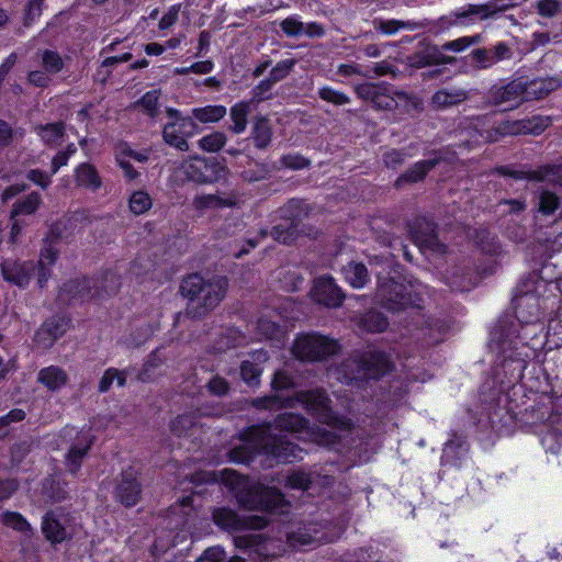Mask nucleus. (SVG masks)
Returning <instances> with one entry per match:
<instances>
[{
	"label": "nucleus",
	"mask_w": 562,
	"mask_h": 562,
	"mask_svg": "<svg viewBox=\"0 0 562 562\" xmlns=\"http://www.w3.org/2000/svg\"><path fill=\"white\" fill-rule=\"evenodd\" d=\"M281 30L291 37L303 35V22L297 16H289L280 23Z\"/></svg>",
	"instance_id": "obj_51"
},
{
	"label": "nucleus",
	"mask_w": 562,
	"mask_h": 562,
	"mask_svg": "<svg viewBox=\"0 0 562 562\" xmlns=\"http://www.w3.org/2000/svg\"><path fill=\"white\" fill-rule=\"evenodd\" d=\"M37 381L50 391H56L66 385L68 374L57 366H49L38 372Z\"/></svg>",
	"instance_id": "obj_24"
},
{
	"label": "nucleus",
	"mask_w": 562,
	"mask_h": 562,
	"mask_svg": "<svg viewBox=\"0 0 562 562\" xmlns=\"http://www.w3.org/2000/svg\"><path fill=\"white\" fill-rule=\"evenodd\" d=\"M236 204L237 198L235 194L231 193L200 194L194 196L192 201L193 209L196 211L232 207Z\"/></svg>",
	"instance_id": "obj_22"
},
{
	"label": "nucleus",
	"mask_w": 562,
	"mask_h": 562,
	"mask_svg": "<svg viewBox=\"0 0 562 562\" xmlns=\"http://www.w3.org/2000/svg\"><path fill=\"white\" fill-rule=\"evenodd\" d=\"M37 135L48 146H58L64 139V126L60 123L40 125L35 128Z\"/></svg>",
	"instance_id": "obj_32"
},
{
	"label": "nucleus",
	"mask_w": 562,
	"mask_h": 562,
	"mask_svg": "<svg viewBox=\"0 0 562 562\" xmlns=\"http://www.w3.org/2000/svg\"><path fill=\"white\" fill-rule=\"evenodd\" d=\"M210 476L209 480L221 481L234 492L238 503L246 508L273 510L283 506V495L277 488L255 485L234 470L225 469Z\"/></svg>",
	"instance_id": "obj_2"
},
{
	"label": "nucleus",
	"mask_w": 562,
	"mask_h": 562,
	"mask_svg": "<svg viewBox=\"0 0 562 562\" xmlns=\"http://www.w3.org/2000/svg\"><path fill=\"white\" fill-rule=\"evenodd\" d=\"M281 165L289 169H303L308 166V160L296 154H289L281 158Z\"/></svg>",
	"instance_id": "obj_58"
},
{
	"label": "nucleus",
	"mask_w": 562,
	"mask_h": 562,
	"mask_svg": "<svg viewBox=\"0 0 562 562\" xmlns=\"http://www.w3.org/2000/svg\"><path fill=\"white\" fill-rule=\"evenodd\" d=\"M228 281L224 277L210 280L200 274H191L181 284V293L189 300V308L194 316L206 314L224 299Z\"/></svg>",
	"instance_id": "obj_4"
},
{
	"label": "nucleus",
	"mask_w": 562,
	"mask_h": 562,
	"mask_svg": "<svg viewBox=\"0 0 562 562\" xmlns=\"http://www.w3.org/2000/svg\"><path fill=\"white\" fill-rule=\"evenodd\" d=\"M288 483L291 487L307 490L311 484V477L307 472L296 471L289 475Z\"/></svg>",
	"instance_id": "obj_57"
},
{
	"label": "nucleus",
	"mask_w": 562,
	"mask_h": 562,
	"mask_svg": "<svg viewBox=\"0 0 562 562\" xmlns=\"http://www.w3.org/2000/svg\"><path fill=\"white\" fill-rule=\"evenodd\" d=\"M209 392L216 396H223L228 393V382L218 375L213 376L206 384Z\"/></svg>",
	"instance_id": "obj_55"
},
{
	"label": "nucleus",
	"mask_w": 562,
	"mask_h": 562,
	"mask_svg": "<svg viewBox=\"0 0 562 562\" xmlns=\"http://www.w3.org/2000/svg\"><path fill=\"white\" fill-rule=\"evenodd\" d=\"M227 137L223 132H213L199 139V146L202 150L215 153L224 147Z\"/></svg>",
	"instance_id": "obj_39"
},
{
	"label": "nucleus",
	"mask_w": 562,
	"mask_h": 562,
	"mask_svg": "<svg viewBox=\"0 0 562 562\" xmlns=\"http://www.w3.org/2000/svg\"><path fill=\"white\" fill-rule=\"evenodd\" d=\"M559 206V198L557 194L543 191L539 196V211L544 215L552 214Z\"/></svg>",
	"instance_id": "obj_49"
},
{
	"label": "nucleus",
	"mask_w": 562,
	"mask_h": 562,
	"mask_svg": "<svg viewBox=\"0 0 562 562\" xmlns=\"http://www.w3.org/2000/svg\"><path fill=\"white\" fill-rule=\"evenodd\" d=\"M271 236L282 244H292L296 239V228L286 224H280L272 228Z\"/></svg>",
	"instance_id": "obj_45"
},
{
	"label": "nucleus",
	"mask_w": 562,
	"mask_h": 562,
	"mask_svg": "<svg viewBox=\"0 0 562 562\" xmlns=\"http://www.w3.org/2000/svg\"><path fill=\"white\" fill-rule=\"evenodd\" d=\"M519 125H521V127L513 128L512 132L540 134L547 128L548 120L541 117H533L532 120H529L526 123H519Z\"/></svg>",
	"instance_id": "obj_50"
},
{
	"label": "nucleus",
	"mask_w": 562,
	"mask_h": 562,
	"mask_svg": "<svg viewBox=\"0 0 562 562\" xmlns=\"http://www.w3.org/2000/svg\"><path fill=\"white\" fill-rule=\"evenodd\" d=\"M261 370L251 361L245 360L240 364V376L248 385H257Z\"/></svg>",
	"instance_id": "obj_48"
},
{
	"label": "nucleus",
	"mask_w": 562,
	"mask_h": 562,
	"mask_svg": "<svg viewBox=\"0 0 562 562\" xmlns=\"http://www.w3.org/2000/svg\"><path fill=\"white\" fill-rule=\"evenodd\" d=\"M467 99V92L461 89L439 90L432 98V104L438 109H445L463 102Z\"/></svg>",
	"instance_id": "obj_30"
},
{
	"label": "nucleus",
	"mask_w": 562,
	"mask_h": 562,
	"mask_svg": "<svg viewBox=\"0 0 562 562\" xmlns=\"http://www.w3.org/2000/svg\"><path fill=\"white\" fill-rule=\"evenodd\" d=\"M19 487L15 480L0 481V502L8 499Z\"/></svg>",
	"instance_id": "obj_63"
},
{
	"label": "nucleus",
	"mask_w": 562,
	"mask_h": 562,
	"mask_svg": "<svg viewBox=\"0 0 562 562\" xmlns=\"http://www.w3.org/2000/svg\"><path fill=\"white\" fill-rule=\"evenodd\" d=\"M359 326L367 331L381 333L386 329L389 322L381 313L370 311L360 318Z\"/></svg>",
	"instance_id": "obj_38"
},
{
	"label": "nucleus",
	"mask_w": 562,
	"mask_h": 562,
	"mask_svg": "<svg viewBox=\"0 0 562 562\" xmlns=\"http://www.w3.org/2000/svg\"><path fill=\"white\" fill-rule=\"evenodd\" d=\"M192 116L201 123H216L221 121L227 113L224 105H205L201 108H194L191 111Z\"/></svg>",
	"instance_id": "obj_31"
},
{
	"label": "nucleus",
	"mask_w": 562,
	"mask_h": 562,
	"mask_svg": "<svg viewBox=\"0 0 562 562\" xmlns=\"http://www.w3.org/2000/svg\"><path fill=\"white\" fill-rule=\"evenodd\" d=\"M394 276H390V272L384 273L378 271V288L375 299L379 304L387 308L389 311L397 312L408 306H420L423 286L419 283L408 284L404 283V278L393 271Z\"/></svg>",
	"instance_id": "obj_3"
},
{
	"label": "nucleus",
	"mask_w": 562,
	"mask_h": 562,
	"mask_svg": "<svg viewBox=\"0 0 562 562\" xmlns=\"http://www.w3.org/2000/svg\"><path fill=\"white\" fill-rule=\"evenodd\" d=\"M75 180L79 187L92 191H97L102 186V180L97 169L88 162H83L76 168Z\"/></svg>",
	"instance_id": "obj_26"
},
{
	"label": "nucleus",
	"mask_w": 562,
	"mask_h": 562,
	"mask_svg": "<svg viewBox=\"0 0 562 562\" xmlns=\"http://www.w3.org/2000/svg\"><path fill=\"white\" fill-rule=\"evenodd\" d=\"M374 29L385 35H394L401 30L414 31L417 29V23L413 21L400 20H374Z\"/></svg>",
	"instance_id": "obj_34"
},
{
	"label": "nucleus",
	"mask_w": 562,
	"mask_h": 562,
	"mask_svg": "<svg viewBox=\"0 0 562 562\" xmlns=\"http://www.w3.org/2000/svg\"><path fill=\"white\" fill-rule=\"evenodd\" d=\"M138 471L127 468L122 472L121 482L116 487V496L125 506H134L140 495V484L137 480Z\"/></svg>",
	"instance_id": "obj_18"
},
{
	"label": "nucleus",
	"mask_w": 562,
	"mask_h": 562,
	"mask_svg": "<svg viewBox=\"0 0 562 562\" xmlns=\"http://www.w3.org/2000/svg\"><path fill=\"white\" fill-rule=\"evenodd\" d=\"M279 429L301 434L303 439L314 441L322 446L335 443L339 436L335 431L321 428H308L304 417L297 414H281L276 420Z\"/></svg>",
	"instance_id": "obj_12"
},
{
	"label": "nucleus",
	"mask_w": 562,
	"mask_h": 562,
	"mask_svg": "<svg viewBox=\"0 0 562 562\" xmlns=\"http://www.w3.org/2000/svg\"><path fill=\"white\" fill-rule=\"evenodd\" d=\"M271 127L266 117L256 119L252 127V137L257 147L266 148L271 142Z\"/></svg>",
	"instance_id": "obj_37"
},
{
	"label": "nucleus",
	"mask_w": 562,
	"mask_h": 562,
	"mask_svg": "<svg viewBox=\"0 0 562 562\" xmlns=\"http://www.w3.org/2000/svg\"><path fill=\"white\" fill-rule=\"evenodd\" d=\"M257 453H263L272 457L278 462L284 463L303 458L302 449L289 441H284L282 437L272 435L268 425L249 428L244 434L241 443L229 451V458L236 463H247Z\"/></svg>",
	"instance_id": "obj_1"
},
{
	"label": "nucleus",
	"mask_w": 562,
	"mask_h": 562,
	"mask_svg": "<svg viewBox=\"0 0 562 562\" xmlns=\"http://www.w3.org/2000/svg\"><path fill=\"white\" fill-rule=\"evenodd\" d=\"M548 286L549 283L536 273L520 283L515 296L518 317H522L525 322H531L539 316L542 307L540 297L546 294Z\"/></svg>",
	"instance_id": "obj_8"
},
{
	"label": "nucleus",
	"mask_w": 562,
	"mask_h": 562,
	"mask_svg": "<svg viewBox=\"0 0 562 562\" xmlns=\"http://www.w3.org/2000/svg\"><path fill=\"white\" fill-rule=\"evenodd\" d=\"M227 169L215 158L194 156L181 162L175 170V177L196 183H213L224 179Z\"/></svg>",
	"instance_id": "obj_9"
},
{
	"label": "nucleus",
	"mask_w": 562,
	"mask_h": 562,
	"mask_svg": "<svg viewBox=\"0 0 562 562\" xmlns=\"http://www.w3.org/2000/svg\"><path fill=\"white\" fill-rule=\"evenodd\" d=\"M2 522L24 535H30L32 532L31 525L27 522V520L19 513L15 512H5L2 515Z\"/></svg>",
	"instance_id": "obj_40"
},
{
	"label": "nucleus",
	"mask_w": 562,
	"mask_h": 562,
	"mask_svg": "<svg viewBox=\"0 0 562 562\" xmlns=\"http://www.w3.org/2000/svg\"><path fill=\"white\" fill-rule=\"evenodd\" d=\"M34 265L31 261H18L8 259L1 263L3 279L20 288H25L31 280Z\"/></svg>",
	"instance_id": "obj_19"
},
{
	"label": "nucleus",
	"mask_w": 562,
	"mask_h": 562,
	"mask_svg": "<svg viewBox=\"0 0 562 562\" xmlns=\"http://www.w3.org/2000/svg\"><path fill=\"white\" fill-rule=\"evenodd\" d=\"M300 403L311 414L315 415L321 423L331 426L335 430L348 431L351 429V422L348 418L336 416L329 406V398L323 390L297 392L294 396L288 397L281 406L293 407Z\"/></svg>",
	"instance_id": "obj_6"
},
{
	"label": "nucleus",
	"mask_w": 562,
	"mask_h": 562,
	"mask_svg": "<svg viewBox=\"0 0 562 562\" xmlns=\"http://www.w3.org/2000/svg\"><path fill=\"white\" fill-rule=\"evenodd\" d=\"M427 229L428 233H426L425 235L415 236L416 243L419 245V247L429 248L436 251H443L445 246L439 241L437 236L434 234L432 226L428 225Z\"/></svg>",
	"instance_id": "obj_46"
},
{
	"label": "nucleus",
	"mask_w": 562,
	"mask_h": 562,
	"mask_svg": "<svg viewBox=\"0 0 562 562\" xmlns=\"http://www.w3.org/2000/svg\"><path fill=\"white\" fill-rule=\"evenodd\" d=\"M273 390H286L294 387L293 378L284 370H279L272 379Z\"/></svg>",
	"instance_id": "obj_56"
},
{
	"label": "nucleus",
	"mask_w": 562,
	"mask_h": 562,
	"mask_svg": "<svg viewBox=\"0 0 562 562\" xmlns=\"http://www.w3.org/2000/svg\"><path fill=\"white\" fill-rule=\"evenodd\" d=\"M294 65V61L292 59H286L278 63L270 71V79L273 80V82H278L281 79L285 78L289 72L291 71L292 67Z\"/></svg>",
	"instance_id": "obj_54"
},
{
	"label": "nucleus",
	"mask_w": 562,
	"mask_h": 562,
	"mask_svg": "<svg viewBox=\"0 0 562 562\" xmlns=\"http://www.w3.org/2000/svg\"><path fill=\"white\" fill-rule=\"evenodd\" d=\"M151 205V198L145 191H135L130 198V210L136 215L146 213Z\"/></svg>",
	"instance_id": "obj_41"
},
{
	"label": "nucleus",
	"mask_w": 562,
	"mask_h": 562,
	"mask_svg": "<svg viewBox=\"0 0 562 562\" xmlns=\"http://www.w3.org/2000/svg\"><path fill=\"white\" fill-rule=\"evenodd\" d=\"M42 203L41 195L37 192H32L24 199L18 201L11 211V218L14 220L19 215H31L35 213Z\"/></svg>",
	"instance_id": "obj_35"
},
{
	"label": "nucleus",
	"mask_w": 562,
	"mask_h": 562,
	"mask_svg": "<svg viewBox=\"0 0 562 562\" xmlns=\"http://www.w3.org/2000/svg\"><path fill=\"white\" fill-rule=\"evenodd\" d=\"M346 379L361 380L374 379L386 373L391 369L387 356L381 351H368L359 359H352L346 364Z\"/></svg>",
	"instance_id": "obj_11"
},
{
	"label": "nucleus",
	"mask_w": 562,
	"mask_h": 562,
	"mask_svg": "<svg viewBox=\"0 0 562 562\" xmlns=\"http://www.w3.org/2000/svg\"><path fill=\"white\" fill-rule=\"evenodd\" d=\"M69 329V319L56 316L46 321L37 330L35 339L43 348H49L55 340L60 338Z\"/></svg>",
	"instance_id": "obj_20"
},
{
	"label": "nucleus",
	"mask_w": 562,
	"mask_h": 562,
	"mask_svg": "<svg viewBox=\"0 0 562 562\" xmlns=\"http://www.w3.org/2000/svg\"><path fill=\"white\" fill-rule=\"evenodd\" d=\"M213 519L217 526L227 530H239L243 528L261 529L268 520L262 516L252 515L240 519L232 509L218 508L213 513Z\"/></svg>",
	"instance_id": "obj_16"
},
{
	"label": "nucleus",
	"mask_w": 562,
	"mask_h": 562,
	"mask_svg": "<svg viewBox=\"0 0 562 562\" xmlns=\"http://www.w3.org/2000/svg\"><path fill=\"white\" fill-rule=\"evenodd\" d=\"M510 56V48L505 43L496 44L491 50L477 48L472 52V58L481 69L490 68L498 61L509 59Z\"/></svg>",
	"instance_id": "obj_21"
},
{
	"label": "nucleus",
	"mask_w": 562,
	"mask_h": 562,
	"mask_svg": "<svg viewBox=\"0 0 562 562\" xmlns=\"http://www.w3.org/2000/svg\"><path fill=\"white\" fill-rule=\"evenodd\" d=\"M312 297L318 304L337 307L342 303L344 295L331 277L325 276L315 280Z\"/></svg>",
	"instance_id": "obj_17"
},
{
	"label": "nucleus",
	"mask_w": 562,
	"mask_h": 562,
	"mask_svg": "<svg viewBox=\"0 0 562 562\" xmlns=\"http://www.w3.org/2000/svg\"><path fill=\"white\" fill-rule=\"evenodd\" d=\"M482 41L481 35L463 36L454 41L447 42L442 45V49L452 52H462L471 45L479 44Z\"/></svg>",
	"instance_id": "obj_47"
},
{
	"label": "nucleus",
	"mask_w": 562,
	"mask_h": 562,
	"mask_svg": "<svg viewBox=\"0 0 562 562\" xmlns=\"http://www.w3.org/2000/svg\"><path fill=\"white\" fill-rule=\"evenodd\" d=\"M58 257V250L52 245L46 244L43 246L38 260V276L37 282L42 288L50 277L49 267L53 266Z\"/></svg>",
	"instance_id": "obj_27"
},
{
	"label": "nucleus",
	"mask_w": 562,
	"mask_h": 562,
	"mask_svg": "<svg viewBox=\"0 0 562 562\" xmlns=\"http://www.w3.org/2000/svg\"><path fill=\"white\" fill-rule=\"evenodd\" d=\"M355 92L358 98L370 102L378 110L401 109L409 112L412 109H418L419 105L417 99L384 82H363L355 87Z\"/></svg>",
	"instance_id": "obj_5"
},
{
	"label": "nucleus",
	"mask_w": 562,
	"mask_h": 562,
	"mask_svg": "<svg viewBox=\"0 0 562 562\" xmlns=\"http://www.w3.org/2000/svg\"><path fill=\"white\" fill-rule=\"evenodd\" d=\"M250 104L252 103L243 101L234 104L231 108L229 115L233 121V126L231 130L235 134H241L246 130L248 123L247 117L250 112Z\"/></svg>",
	"instance_id": "obj_33"
},
{
	"label": "nucleus",
	"mask_w": 562,
	"mask_h": 562,
	"mask_svg": "<svg viewBox=\"0 0 562 562\" xmlns=\"http://www.w3.org/2000/svg\"><path fill=\"white\" fill-rule=\"evenodd\" d=\"M195 130L196 124L192 117H178L165 125L162 136L167 144L180 150H188L187 138L193 135Z\"/></svg>",
	"instance_id": "obj_15"
},
{
	"label": "nucleus",
	"mask_w": 562,
	"mask_h": 562,
	"mask_svg": "<svg viewBox=\"0 0 562 562\" xmlns=\"http://www.w3.org/2000/svg\"><path fill=\"white\" fill-rule=\"evenodd\" d=\"M30 452V445L26 442H20L12 447L11 456L14 463L21 462Z\"/></svg>",
	"instance_id": "obj_64"
},
{
	"label": "nucleus",
	"mask_w": 562,
	"mask_h": 562,
	"mask_svg": "<svg viewBox=\"0 0 562 562\" xmlns=\"http://www.w3.org/2000/svg\"><path fill=\"white\" fill-rule=\"evenodd\" d=\"M438 159L422 160L414 164L405 173L396 180V186L400 187L404 182L415 183L423 180L426 175L438 164Z\"/></svg>",
	"instance_id": "obj_28"
},
{
	"label": "nucleus",
	"mask_w": 562,
	"mask_h": 562,
	"mask_svg": "<svg viewBox=\"0 0 562 562\" xmlns=\"http://www.w3.org/2000/svg\"><path fill=\"white\" fill-rule=\"evenodd\" d=\"M116 161L119 166L123 169L125 177L128 180H135L138 177V172L134 169L132 164L123 156V153L116 154Z\"/></svg>",
	"instance_id": "obj_61"
},
{
	"label": "nucleus",
	"mask_w": 562,
	"mask_h": 562,
	"mask_svg": "<svg viewBox=\"0 0 562 562\" xmlns=\"http://www.w3.org/2000/svg\"><path fill=\"white\" fill-rule=\"evenodd\" d=\"M279 315H262L257 322V329L261 337L272 339L281 335V329L278 319Z\"/></svg>",
	"instance_id": "obj_36"
},
{
	"label": "nucleus",
	"mask_w": 562,
	"mask_h": 562,
	"mask_svg": "<svg viewBox=\"0 0 562 562\" xmlns=\"http://www.w3.org/2000/svg\"><path fill=\"white\" fill-rule=\"evenodd\" d=\"M179 10H180L179 5H172L171 8H169V10L165 13V15L159 21V27L161 30H167V29L171 27L178 20Z\"/></svg>",
	"instance_id": "obj_60"
},
{
	"label": "nucleus",
	"mask_w": 562,
	"mask_h": 562,
	"mask_svg": "<svg viewBox=\"0 0 562 562\" xmlns=\"http://www.w3.org/2000/svg\"><path fill=\"white\" fill-rule=\"evenodd\" d=\"M36 58L41 68L27 74V82L34 87L46 88L53 81V77L64 70L66 60L57 50L49 48L40 49Z\"/></svg>",
	"instance_id": "obj_14"
},
{
	"label": "nucleus",
	"mask_w": 562,
	"mask_h": 562,
	"mask_svg": "<svg viewBox=\"0 0 562 562\" xmlns=\"http://www.w3.org/2000/svg\"><path fill=\"white\" fill-rule=\"evenodd\" d=\"M339 344L330 337L311 333L296 337L292 347L293 355L303 361H318L337 353Z\"/></svg>",
	"instance_id": "obj_10"
},
{
	"label": "nucleus",
	"mask_w": 562,
	"mask_h": 562,
	"mask_svg": "<svg viewBox=\"0 0 562 562\" xmlns=\"http://www.w3.org/2000/svg\"><path fill=\"white\" fill-rule=\"evenodd\" d=\"M405 154L397 149H391L383 155L384 164L387 167L395 168L405 161Z\"/></svg>",
	"instance_id": "obj_59"
},
{
	"label": "nucleus",
	"mask_w": 562,
	"mask_h": 562,
	"mask_svg": "<svg viewBox=\"0 0 562 562\" xmlns=\"http://www.w3.org/2000/svg\"><path fill=\"white\" fill-rule=\"evenodd\" d=\"M27 178L43 189L47 188L50 183L49 176L37 169L30 170Z\"/></svg>",
	"instance_id": "obj_62"
},
{
	"label": "nucleus",
	"mask_w": 562,
	"mask_h": 562,
	"mask_svg": "<svg viewBox=\"0 0 562 562\" xmlns=\"http://www.w3.org/2000/svg\"><path fill=\"white\" fill-rule=\"evenodd\" d=\"M346 281L353 288L364 286L369 280L368 270L363 263L350 262L342 268Z\"/></svg>",
	"instance_id": "obj_29"
},
{
	"label": "nucleus",
	"mask_w": 562,
	"mask_h": 562,
	"mask_svg": "<svg viewBox=\"0 0 562 562\" xmlns=\"http://www.w3.org/2000/svg\"><path fill=\"white\" fill-rule=\"evenodd\" d=\"M159 93L156 90L146 92L136 103L147 115L156 116L158 114Z\"/></svg>",
	"instance_id": "obj_43"
},
{
	"label": "nucleus",
	"mask_w": 562,
	"mask_h": 562,
	"mask_svg": "<svg viewBox=\"0 0 562 562\" xmlns=\"http://www.w3.org/2000/svg\"><path fill=\"white\" fill-rule=\"evenodd\" d=\"M318 95L322 100L335 105H345L350 102V98L346 93L330 87L321 88L318 90Z\"/></svg>",
	"instance_id": "obj_44"
},
{
	"label": "nucleus",
	"mask_w": 562,
	"mask_h": 562,
	"mask_svg": "<svg viewBox=\"0 0 562 562\" xmlns=\"http://www.w3.org/2000/svg\"><path fill=\"white\" fill-rule=\"evenodd\" d=\"M119 289V279L114 273H108L100 282L88 279L74 280L65 284L64 290L67 291L72 299L81 301L91 299H104Z\"/></svg>",
	"instance_id": "obj_13"
},
{
	"label": "nucleus",
	"mask_w": 562,
	"mask_h": 562,
	"mask_svg": "<svg viewBox=\"0 0 562 562\" xmlns=\"http://www.w3.org/2000/svg\"><path fill=\"white\" fill-rule=\"evenodd\" d=\"M536 9L541 16L553 18L561 10V4L557 0H538Z\"/></svg>",
	"instance_id": "obj_53"
},
{
	"label": "nucleus",
	"mask_w": 562,
	"mask_h": 562,
	"mask_svg": "<svg viewBox=\"0 0 562 562\" xmlns=\"http://www.w3.org/2000/svg\"><path fill=\"white\" fill-rule=\"evenodd\" d=\"M42 531L45 538L53 544L67 539L68 532L53 513H47L42 520Z\"/></svg>",
	"instance_id": "obj_25"
},
{
	"label": "nucleus",
	"mask_w": 562,
	"mask_h": 562,
	"mask_svg": "<svg viewBox=\"0 0 562 562\" xmlns=\"http://www.w3.org/2000/svg\"><path fill=\"white\" fill-rule=\"evenodd\" d=\"M114 381L116 382L117 386L124 385L126 381L125 373L115 368H110L105 370L99 382V391L102 393L108 392L111 389Z\"/></svg>",
	"instance_id": "obj_42"
},
{
	"label": "nucleus",
	"mask_w": 562,
	"mask_h": 562,
	"mask_svg": "<svg viewBox=\"0 0 562 562\" xmlns=\"http://www.w3.org/2000/svg\"><path fill=\"white\" fill-rule=\"evenodd\" d=\"M91 443L92 439L90 435L88 432H85L81 434L77 442L72 445L66 459V464L71 473H76L79 470L81 461L86 453L88 452V450L90 449Z\"/></svg>",
	"instance_id": "obj_23"
},
{
	"label": "nucleus",
	"mask_w": 562,
	"mask_h": 562,
	"mask_svg": "<svg viewBox=\"0 0 562 562\" xmlns=\"http://www.w3.org/2000/svg\"><path fill=\"white\" fill-rule=\"evenodd\" d=\"M276 83L270 78L262 80L252 90V98L249 102L259 103L270 97V90Z\"/></svg>",
	"instance_id": "obj_52"
},
{
	"label": "nucleus",
	"mask_w": 562,
	"mask_h": 562,
	"mask_svg": "<svg viewBox=\"0 0 562 562\" xmlns=\"http://www.w3.org/2000/svg\"><path fill=\"white\" fill-rule=\"evenodd\" d=\"M544 86L543 80H535L528 86L522 81H513L494 89L491 94L492 102L503 111L512 110L531 97L539 99L547 95L550 89Z\"/></svg>",
	"instance_id": "obj_7"
}]
</instances>
